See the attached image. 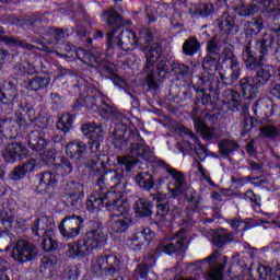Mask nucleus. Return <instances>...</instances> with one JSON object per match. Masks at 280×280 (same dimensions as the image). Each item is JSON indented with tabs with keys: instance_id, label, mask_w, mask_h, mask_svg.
Instances as JSON below:
<instances>
[{
	"instance_id": "1",
	"label": "nucleus",
	"mask_w": 280,
	"mask_h": 280,
	"mask_svg": "<svg viewBox=\"0 0 280 280\" xmlns=\"http://www.w3.org/2000/svg\"><path fill=\"white\" fill-rule=\"evenodd\" d=\"M277 54L275 35L265 34L260 39H247L242 49V60L249 71H257L253 79L261 86H266L277 70L272 65H266L269 56Z\"/></svg>"
},
{
	"instance_id": "2",
	"label": "nucleus",
	"mask_w": 280,
	"mask_h": 280,
	"mask_svg": "<svg viewBox=\"0 0 280 280\" xmlns=\"http://www.w3.org/2000/svg\"><path fill=\"white\" fill-rule=\"evenodd\" d=\"M277 54L275 35L265 34L260 39H247L242 49V60L249 71H257L253 79L261 86H266L277 70L272 65H266L269 56Z\"/></svg>"
},
{
	"instance_id": "3",
	"label": "nucleus",
	"mask_w": 280,
	"mask_h": 280,
	"mask_svg": "<svg viewBox=\"0 0 280 280\" xmlns=\"http://www.w3.org/2000/svg\"><path fill=\"white\" fill-rule=\"evenodd\" d=\"M103 21L110 27L107 33V51L108 54H117L118 51H132L139 45L137 34L130 30L121 31L118 38H115V33L124 25V18L119 15L115 8H109L103 11Z\"/></svg>"
},
{
	"instance_id": "4",
	"label": "nucleus",
	"mask_w": 280,
	"mask_h": 280,
	"mask_svg": "<svg viewBox=\"0 0 280 280\" xmlns=\"http://www.w3.org/2000/svg\"><path fill=\"white\" fill-rule=\"evenodd\" d=\"M124 192H93L86 201V209L91 213L107 207L112 211L110 218H128V207L121 200Z\"/></svg>"
},
{
	"instance_id": "5",
	"label": "nucleus",
	"mask_w": 280,
	"mask_h": 280,
	"mask_svg": "<svg viewBox=\"0 0 280 280\" xmlns=\"http://www.w3.org/2000/svg\"><path fill=\"white\" fill-rule=\"evenodd\" d=\"M89 231L77 241L81 257L91 255L95 248H104L108 244V233L104 230V223L91 220L88 224Z\"/></svg>"
},
{
	"instance_id": "6",
	"label": "nucleus",
	"mask_w": 280,
	"mask_h": 280,
	"mask_svg": "<svg viewBox=\"0 0 280 280\" xmlns=\"http://www.w3.org/2000/svg\"><path fill=\"white\" fill-rule=\"evenodd\" d=\"M120 168L103 171L101 176L94 182L95 190L93 194H130L128 188V182H124V170L126 166L119 165ZM122 183V190H115V187H119Z\"/></svg>"
},
{
	"instance_id": "7",
	"label": "nucleus",
	"mask_w": 280,
	"mask_h": 280,
	"mask_svg": "<svg viewBox=\"0 0 280 280\" xmlns=\"http://www.w3.org/2000/svg\"><path fill=\"white\" fill-rule=\"evenodd\" d=\"M139 159H143V161L152 163V161H154V151L143 143L133 142L130 145L129 155L118 156L117 163L121 167H125V172H127V174H130V172L139 165Z\"/></svg>"
},
{
	"instance_id": "8",
	"label": "nucleus",
	"mask_w": 280,
	"mask_h": 280,
	"mask_svg": "<svg viewBox=\"0 0 280 280\" xmlns=\"http://www.w3.org/2000/svg\"><path fill=\"white\" fill-rule=\"evenodd\" d=\"M152 40H154V34L150 28H142L139 32L138 45H145L141 47V51L145 55L147 63L144 68L147 70L153 68L156 65V60L161 58V44L153 43L150 45Z\"/></svg>"
},
{
	"instance_id": "9",
	"label": "nucleus",
	"mask_w": 280,
	"mask_h": 280,
	"mask_svg": "<svg viewBox=\"0 0 280 280\" xmlns=\"http://www.w3.org/2000/svg\"><path fill=\"white\" fill-rule=\"evenodd\" d=\"M155 165L156 167L165 170L166 174H170V176L172 177V179L167 184V189L171 194V198H178V196H183V191H185V186L187 185L185 174L172 167L163 160H158L155 162Z\"/></svg>"
},
{
	"instance_id": "10",
	"label": "nucleus",
	"mask_w": 280,
	"mask_h": 280,
	"mask_svg": "<svg viewBox=\"0 0 280 280\" xmlns=\"http://www.w3.org/2000/svg\"><path fill=\"white\" fill-rule=\"evenodd\" d=\"M121 269V260H119L113 253H104L96 258L92 266L94 275H107L113 277Z\"/></svg>"
},
{
	"instance_id": "11",
	"label": "nucleus",
	"mask_w": 280,
	"mask_h": 280,
	"mask_svg": "<svg viewBox=\"0 0 280 280\" xmlns=\"http://www.w3.org/2000/svg\"><path fill=\"white\" fill-rule=\"evenodd\" d=\"M84 229V218L77 214L66 215L59 223L58 230L63 240H75Z\"/></svg>"
},
{
	"instance_id": "12",
	"label": "nucleus",
	"mask_w": 280,
	"mask_h": 280,
	"mask_svg": "<svg viewBox=\"0 0 280 280\" xmlns=\"http://www.w3.org/2000/svg\"><path fill=\"white\" fill-rule=\"evenodd\" d=\"M229 257L220 255L215 249L208 258L201 260V264H208V277L210 280H224V268Z\"/></svg>"
},
{
	"instance_id": "13",
	"label": "nucleus",
	"mask_w": 280,
	"mask_h": 280,
	"mask_svg": "<svg viewBox=\"0 0 280 280\" xmlns=\"http://www.w3.org/2000/svg\"><path fill=\"white\" fill-rule=\"evenodd\" d=\"M11 257L14 261H18V264H27L38 257V248L34 243L20 240L14 244Z\"/></svg>"
},
{
	"instance_id": "14",
	"label": "nucleus",
	"mask_w": 280,
	"mask_h": 280,
	"mask_svg": "<svg viewBox=\"0 0 280 280\" xmlns=\"http://www.w3.org/2000/svg\"><path fill=\"white\" fill-rule=\"evenodd\" d=\"M185 135L189 137V140H184L180 143H177V150L182 152V154H187L189 150H192L199 161H205L207 156H209V150L200 142L196 133L189 129H185Z\"/></svg>"
},
{
	"instance_id": "15",
	"label": "nucleus",
	"mask_w": 280,
	"mask_h": 280,
	"mask_svg": "<svg viewBox=\"0 0 280 280\" xmlns=\"http://www.w3.org/2000/svg\"><path fill=\"white\" fill-rule=\"evenodd\" d=\"M81 130L85 137H89V145L92 154H100V148L104 141V129L102 125L95 122H88L82 125Z\"/></svg>"
},
{
	"instance_id": "16",
	"label": "nucleus",
	"mask_w": 280,
	"mask_h": 280,
	"mask_svg": "<svg viewBox=\"0 0 280 280\" xmlns=\"http://www.w3.org/2000/svg\"><path fill=\"white\" fill-rule=\"evenodd\" d=\"M267 12L269 16H272L273 21H279L280 10L275 5V0H259L256 3L243 7L241 10V16H252L257 12Z\"/></svg>"
},
{
	"instance_id": "17",
	"label": "nucleus",
	"mask_w": 280,
	"mask_h": 280,
	"mask_svg": "<svg viewBox=\"0 0 280 280\" xmlns=\"http://www.w3.org/2000/svg\"><path fill=\"white\" fill-rule=\"evenodd\" d=\"M188 248L187 236H179L168 243H160L155 248L154 255H183Z\"/></svg>"
},
{
	"instance_id": "18",
	"label": "nucleus",
	"mask_w": 280,
	"mask_h": 280,
	"mask_svg": "<svg viewBox=\"0 0 280 280\" xmlns=\"http://www.w3.org/2000/svg\"><path fill=\"white\" fill-rule=\"evenodd\" d=\"M36 178L38 180L37 194H51L58 187L60 175L55 171H48L37 175Z\"/></svg>"
},
{
	"instance_id": "19",
	"label": "nucleus",
	"mask_w": 280,
	"mask_h": 280,
	"mask_svg": "<svg viewBox=\"0 0 280 280\" xmlns=\"http://www.w3.org/2000/svg\"><path fill=\"white\" fill-rule=\"evenodd\" d=\"M110 161L107 154L100 152L91 156V159L86 162V167L90 170V177L93 183L97 182V178L104 173L106 170V163Z\"/></svg>"
},
{
	"instance_id": "20",
	"label": "nucleus",
	"mask_w": 280,
	"mask_h": 280,
	"mask_svg": "<svg viewBox=\"0 0 280 280\" xmlns=\"http://www.w3.org/2000/svg\"><path fill=\"white\" fill-rule=\"evenodd\" d=\"M66 154L80 166L86 161V144L81 140H72L66 144Z\"/></svg>"
},
{
	"instance_id": "21",
	"label": "nucleus",
	"mask_w": 280,
	"mask_h": 280,
	"mask_svg": "<svg viewBox=\"0 0 280 280\" xmlns=\"http://www.w3.org/2000/svg\"><path fill=\"white\" fill-rule=\"evenodd\" d=\"M154 240V231L150 228H140L128 240V245L133 250H141L145 244Z\"/></svg>"
},
{
	"instance_id": "22",
	"label": "nucleus",
	"mask_w": 280,
	"mask_h": 280,
	"mask_svg": "<svg viewBox=\"0 0 280 280\" xmlns=\"http://www.w3.org/2000/svg\"><path fill=\"white\" fill-rule=\"evenodd\" d=\"M55 229L56 223H54V219L49 217L36 219L31 224L33 235L38 238L44 237L45 235H52Z\"/></svg>"
},
{
	"instance_id": "23",
	"label": "nucleus",
	"mask_w": 280,
	"mask_h": 280,
	"mask_svg": "<svg viewBox=\"0 0 280 280\" xmlns=\"http://www.w3.org/2000/svg\"><path fill=\"white\" fill-rule=\"evenodd\" d=\"M238 91L244 100L253 101L259 94L260 85L253 77H244L238 81Z\"/></svg>"
},
{
	"instance_id": "24",
	"label": "nucleus",
	"mask_w": 280,
	"mask_h": 280,
	"mask_svg": "<svg viewBox=\"0 0 280 280\" xmlns=\"http://www.w3.org/2000/svg\"><path fill=\"white\" fill-rule=\"evenodd\" d=\"M22 25H26L28 30H32L34 34L39 36H51V32H54V27L45 25L40 16L36 14L25 16L22 20Z\"/></svg>"
},
{
	"instance_id": "25",
	"label": "nucleus",
	"mask_w": 280,
	"mask_h": 280,
	"mask_svg": "<svg viewBox=\"0 0 280 280\" xmlns=\"http://www.w3.org/2000/svg\"><path fill=\"white\" fill-rule=\"evenodd\" d=\"M27 148L23 143L12 142L5 148L3 159L7 163H16L27 159Z\"/></svg>"
},
{
	"instance_id": "26",
	"label": "nucleus",
	"mask_w": 280,
	"mask_h": 280,
	"mask_svg": "<svg viewBox=\"0 0 280 280\" xmlns=\"http://www.w3.org/2000/svg\"><path fill=\"white\" fill-rule=\"evenodd\" d=\"M67 202L72 209H82L84 205V185L71 183L67 194Z\"/></svg>"
},
{
	"instance_id": "27",
	"label": "nucleus",
	"mask_w": 280,
	"mask_h": 280,
	"mask_svg": "<svg viewBox=\"0 0 280 280\" xmlns=\"http://www.w3.org/2000/svg\"><path fill=\"white\" fill-rule=\"evenodd\" d=\"M220 34H229L235 36L240 32V26L235 24V14H230L229 12H223V14L215 22Z\"/></svg>"
},
{
	"instance_id": "28",
	"label": "nucleus",
	"mask_w": 280,
	"mask_h": 280,
	"mask_svg": "<svg viewBox=\"0 0 280 280\" xmlns=\"http://www.w3.org/2000/svg\"><path fill=\"white\" fill-rule=\"evenodd\" d=\"M167 73H170V66H167V61L161 60L156 66V71L149 72L147 75L149 89L156 91L159 89V83L156 82H163L167 78Z\"/></svg>"
},
{
	"instance_id": "29",
	"label": "nucleus",
	"mask_w": 280,
	"mask_h": 280,
	"mask_svg": "<svg viewBox=\"0 0 280 280\" xmlns=\"http://www.w3.org/2000/svg\"><path fill=\"white\" fill-rule=\"evenodd\" d=\"M47 129L33 130L27 136L28 148L34 152L47 150Z\"/></svg>"
},
{
	"instance_id": "30",
	"label": "nucleus",
	"mask_w": 280,
	"mask_h": 280,
	"mask_svg": "<svg viewBox=\"0 0 280 280\" xmlns=\"http://www.w3.org/2000/svg\"><path fill=\"white\" fill-rule=\"evenodd\" d=\"M51 79L47 72H40L33 78H28L24 81V86L27 91H45Z\"/></svg>"
},
{
	"instance_id": "31",
	"label": "nucleus",
	"mask_w": 280,
	"mask_h": 280,
	"mask_svg": "<svg viewBox=\"0 0 280 280\" xmlns=\"http://www.w3.org/2000/svg\"><path fill=\"white\" fill-rule=\"evenodd\" d=\"M77 54L78 60H81V62H84L85 65H89L90 67H94V69H100L102 67V52L95 51L90 52L82 48H79Z\"/></svg>"
},
{
	"instance_id": "32",
	"label": "nucleus",
	"mask_w": 280,
	"mask_h": 280,
	"mask_svg": "<svg viewBox=\"0 0 280 280\" xmlns=\"http://www.w3.org/2000/svg\"><path fill=\"white\" fill-rule=\"evenodd\" d=\"M14 100H16V90L4 88L0 90V102L2 104V110L7 115H12L14 112Z\"/></svg>"
},
{
	"instance_id": "33",
	"label": "nucleus",
	"mask_w": 280,
	"mask_h": 280,
	"mask_svg": "<svg viewBox=\"0 0 280 280\" xmlns=\"http://www.w3.org/2000/svg\"><path fill=\"white\" fill-rule=\"evenodd\" d=\"M153 200L155 201L156 213L155 217L159 218L160 222H165V218L170 215V201L165 199L163 195L153 194Z\"/></svg>"
},
{
	"instance_id": "34",
	"label": "nucleus",
	"mask_w": 280,
	"mask_h": 280,
	"mask_svg": "<svg viewBox=\"0 0 280 280\" xmlns=\"http://www.w3.org/2000/svg\"><path fill=\"white\" fill-rule=\"evenodd\" d=\"M156 266V257L154 255H148L142 262L138 264L135 269V277L139 279H148L150 270Z\"/></svg>"
},
{
	"instance_id": "35",
	"label": "nucleus",
	"mask_w": 280,
	"mask_h": 280,
	"mask_svg": "<svg viewBox=\"0 0 280 280\" xmlns=\"http://www.w3.org/2000/svg\"><path fill=\"white\" fill-rule=\"evenodd\" d=\"M154 206L152 201L139 197L133 205V211L138 218H150L152 215Z\"/></svg>"
},
{
	"instance_id": "36",
	"label": "nucleus",
	"mask_w": 280,
	"mask_h": 280,
	"mask_svg": "<svg viewBox=\"0 0 280 280\" xmlns=\"http://www.w3.org/2000/svg\"><path fill=\"white\" fill-rule=\"evenodd\" d=\"M230 72H220L219 78L223 86H233L242 77V68L240 66H229Z\"/></svg>"
},
{
	"instance_id": "37",
	"label": "nucleus",
	"mask_w": 280,
	"mask_h": 280,
	"mask_svg": "<svg viewBox=\"0 0 280 280\" xmlns=\"http://www.w3.org/2000/svg\"><path fill=\"white\" fill-rule=\"evenodd\" d=\"M224 103L228 104L230 110L237 113L240 106H242V95L240 92L231 89H226L223 92Z\"/></svg>"
},
{
	"instance_id": "38",
	"label": "nucleus",
	"mask_w": 280,
	"mask_h": 280,
	"mask_svg": "<svg viewBox=\"0 0 280 280\" xmlns=\"http://www.w3.org/2000/svg\"><path fill=\"white\" fill-rule=\"evenodd\" d=\"M136 185L143 191H152L154 189V176L150 172H140L135 177Z\"/></svg>"
},
{
	"instance_id": "39",
	"label": "nucleus",
	"mask_w": 280,
	"mask_h": 280,
	"mask_svg": "<svg viewBox=\"0 0 280 280\" xmlns=\"http://www.w3.org/2000/svg\"><path fill=\"white\" fill-rule=\"evenodd\" d=\"M130 217H110L109 228L112 233H126L127 229H130Z\"/></svg>"
},
{
	"instance_id": "40",
	"label": "nucleus",
	"mask_w": 280,
	"mask_h": 280,
	"mask_svg": "<svg viewBox=\"0 0 280 280\" xmlns=\"http://www.w3.org/2000/svg\"><path fill=\"white\" fill-rule=\"evenodd\" d=\"M218 148L221 159H231V155L240 150V143L225 139L219 142Z\"/></svg>"
},
{
	"instance_id": "41",
	"label": "nucleus",
	"mask_w": 280,
	"mask_h": 280,
	"mask_svg": "<svg viewBox=\"0 0 280 280\" xmlns=\"http://www.w3.org/2000/svg\"><path fill=\"white\" fill-rule=\"evenodd\" d=\"M233 242V233L226 232L224 229H218L217 232H214V235L212 237V244L217 248H224L226 244H231Z\"/></svg>"
},
{
	"instance_id": "42",
	"label": "nucleus",
	"mask_w": 280,
	"mask_h": 280,
	"mask_svg": "<svg viewBox=\"0 0 280 280\" xmlns=\"http://www.w3.org/2000/svg\"><path fill=\"white\" fill-rule=\"evenodd\" d=\"M200 51V42L197 37L191 36L188 39H186L182 47V52L184 56H187L188 58H191L196 56Z\"/></svg>"
},
{
	"instance_id": "43",
	"label": "nucleus",
	"mask_w": 280,
	"mask_h": 280,
	"mask_svg": "<svg viewBox=\"0 0 280 280\" xmlns=\"http://www.w3.org/2000/svg\"><path fill=\"white\" fill-rule=\"evenodd\" d=\"M230 226L233 231L244 232L255 229V226H257V222L254 219H233L230 221Z\"/></svg>"
},
{
	"instance_id": "44",
	"label": "nucleus",
	"mask_w": 280,
	"mask_h": 280,
	"mask_svg": "<svg viewBox=\"0 0 280 280\" xmlns=\"http://www.w3.org/2000/svg\"><path fill=\"white\" fill-rule=\"evenodd\" d=\"M218 67H220V57L206 55L202 61V68L207 71V74L213 75L218 71Z\"/></svg>"
},
{
	"instance_id": "45",
	"label": "nucleus",
	"mask_w": 280,
	"mask_h": 280,
	"mask_svg": "<svg viewBox=\"0 0 280 280\" xmlns=\"http://www.w3.org/2000/svg\"><path fill=\"white\" fill-rule=\"evenodd\" d=\"M14 73L16 75H34V73H38V69L34 63L30 61H24L22 63H16L13 68Z\"/></svg>"
},
{
	"instance_id": "46",
	"label": "nucleus",
	"mask_w": 280,
	"mask_h": 280,
	"mask_svg": "<svg viewBox=\"0 0 280 280\" xmlns=\"http://www.w3.org/2000/svg\"><path fill=\"white\" fill-rule=\"evenodd\" d=\"M215 12V7L213 3H199L195 7L192 16H200L201 19H207Z\"/></svg>"
},
{
	"instance_id": "47",
	"label": "nucleus",
	"mask_w": 280,
	"mask_h": 280,
	"mask_svg": "<svg viewBox=\"0 0 280 280\" xmlns=\"http://www.w3.org/2000/svg\"><path fill=\"white\" fill-rule=\"evenodd\" d=\"M25 126H27V121L23 113L15 112V119L10 118V132H12V135H19V130L25 128Z\"/></svg>"
},
{
	"instance_id": "48",
	"label": "nucleus",
	"mask_w": 280,
	"mask_h": 280,
	"mask_svg": "<svg viewBox=\"0 0 280 280\" xmlns=\"http://www.w3.org/2000/svg\"><path fill=\"white\" fill-rule=\"evenodd\" d=\"M224 89L222 81L214 77V74L208 75V82H206V92L213 93L214 95H220V91Z\"/></svg>"
},
{
	"instance_id": "49",
	"label": "nucleus",
	"mask_w": 280,
	"mask_h": 280,
	"mask_svg": "<svg viewBox=\"0 0 280 280\" xmlns=\"http://www.w3.org/2000/svg\"><path fill=\"white\" fill-rule=\"evenodd\" d=\"M223 62H229V67H240V59L235 56L232 45L225 46L222 50Z\"/></svg>"
},
{
	"instance_id": "50",
	"label": "nucleus",
	"mask_w": 280,
	"mask_h": 280,
	"mask_svg": "<svg viewBox=\"0 0 280 280\" xmlns=\"http://www.w3.org/2000/svg\"><path fill=\"white\" fill-rule=\"evenodd\" d=\"M73 128V116L70 114H63L57 121V130L67 135L69 130Z\"/></svg>"
},
{
	"instance_id": "51",
	"label": "nucleus",
	"mask_w": 280,
	"mask_h": 280,
	"mask_svg": "<svg viewBox=\"0 0 280 280\" xmlns=\"http://www.w3.org/2000/svg\"><path fill=\"white\" fill-rule=\"evenodd\" d=\"M43 250L45 253H51V250H57L58 248V241L54 238V231L52 234H46L44 237H42V244H40Z\"/></svg>"
},
{
	"instance_id": "52",
	"label": "nucleus",
	"mask_w": 280,
	"mask_h": 280,
	"mask_svg": "<svg viewBox=\"0 0 280 280\" xmlns=\"http://www.w3.org/2000/svg\"><path fill=\"white\" fill-rule=\"evenodd\" d=\"M209 74L207 73L195 75V78L191 80V84L197 93L206 92Z\"/></svg>"
},
{
	"instance_id": "53",
	"label": "nucleus",
	"mask_w": 280,
	"mask_h": 280,
	"mask_svg": "<svg viewBox=\"0 0 280 280\" xmlns=\"http://www.w3.org/2000/svg\"><path fill=\"white\" fill-rule=\"evenodd\" d=\"M171 67L172 73H174V75H178L179 78H187L192 70L191 67L180 62H173Z\"/></svg>"
},
{
	"instance_id": "54",
	"label": "nucleus",
	"mask_w": 280,
	"mask_h": 280,
	"mask_svg": "<svg viewBox=\"0 0 280 280\" xmlns=\"http://www.w3.org/2000/svg\"><path fill=\"white\" fill-rule=\"evenodd\" d=\"M57 170H60L62 176H69V174L73 173V163H71V159L67 156H62L60 162L57 164Z\"/></svg>"
},
{
	"instance_id": "55",
	"label": "nucleus",
	"mask_w": 280,
	"mask_h": 280,
	"mask_svg": "<svg viewBox=\"0 0 280 280\" xmlns=\"http://www.w3.org/2000/svg\"><path fill=\"white\" fill-rule=\"evenodd\" d=\"M57 266L58 257H56L55 255L44 256L42 258L40 270H49L50 272H54Z\"/></svg>"
},
{
	"instance_id": "56",
	"label": "nucleus",
	"mask_w": 280,
	"mask_h": 280,
	"mask_svg": "<svg viewBox=\"0 0 280 280\" xmlns=\"http://www.w3.org/2000/svg\"><path fill=\"white\" fill-rule=\"evenodd\" d=\"M207 56H214L220 58V51H222V46L215 39V37H212L210 40L207 43L206 47Z\"/></svg>"
},
{
	"instance_id": "57",
	"label": "nucleus",
	"mask_w": 280,
	"mask_h": 280,
	"mask_svg": "<svg viewBox=\"0 0 280 280\" xmlns=\"http://www.w3.org/2000/svg\"><path fill=\"white\" fill-rule=\"evenodd\" d=\"M189 117L190 119H192L195 128H202V122L205 121V119H202L200 104H195L191 112L189 113Z\"/></svg>"
},
{
	"instance_id": "58",
	"label": "nucleus",
	"mask_w": 280,
	"mask_h": 280,
	"mask_svg": "<svg viewBox=\"0 0 280 280\" xmlns=\"http://www.w3.org/2000/svg\"><path fill=\"white\" fill-rule=\"evenodd\" d=\"M10 244H12L10 231H0V253H3V248L5 253H9Z\"/></svg>"
},
{
	"instance_id": "59",
	"label": "nucleus",
	"mask_w": 280,
	"mask_h": 280,
	"mask_svg": "<svg viewBox=\"0 0 280 280\" xmlns=\"http://www.w3.org/2000/svg\"><path fill=\"white\" fill-rule=\"evenodd\" d=\"M197 132H200L202 136V139L206 141H211L212 139H215V132H213V128L207 126V122H202V127H195Z\"/></svg>"
},
{
	"instance_id": "60",
	"label": "nucleus",
	"mask_w": 280,
	"mask_h": 280,
	"mask_svg": "<svg viewBox=\"0 0 280 280\" xmlns=\"http://www.w3.org/2000/svg\"><path fill=\"white\" fill-rule=\"evenodd\" d=\"M264 30V19L261 18H256L252 22L248 23V34H254L257 36L259 32Z\"/></svg>"
},
{
	"instance_id": "61",
	"label": "nucleus",
	"mask_w": 280,
	"mask_h": 280,
	"mask_svg": "<svg viewBox=\"0 0 280 280\" xmlns=\"http://www.w3.org/2000/svg\"><path fill=\"white\" fill-rule=\"evenodd\" d=\"M98 69H100L101 73H106L110 78H113V75H115L117 73L115 63H113L110 61H106L104 59H103V61H101V67H98Z\"/></svg>"
},
{
	"instance_id": "62",
	"label": "nucleus",
	"mask_w": 280,
	"mask_h": 280,
	"mask_svg": "<svg viewBox=\"0 0 280 280\" xmlns=\"http://www.w3.org/2000/svg\"><path fill=\"white\" fill-rule=\"evenodd\" d=\"M195 104H201V106H210V104H213L211 94H208L207 92H198L195 98Z\"/></svg>"
},
{
	"instance_id": "63",
	"label": "nucleus",
	"mask_w": 280,
	"mask_h": 280,
	"mask_svg": "<svg viewBox=\"0 0 280 280\" xmlns=\"http://www.w3.org/2000/svg\"><path fill=\"white\" fill-rule=\"evenodd\" d=\"M259 130L264 137H279V129L272 125H266L261 127Z\"/></svg>"
},
{
	"instance_id": "64",
	"label": "nucleus",
	"mask_w": 280,
	"mask_h": 280,
	"mask_svg": "<svg viewBox=\"0 0 280 280\" xmlns=\"http://www.w3.org/2000/svg\"><path fill=\"white\" fill-rule=\"evenodd\" d=\"M50 36H54L57 44H60L61 40H65L69 36V32L65 28H55L50 32Z\"/></svg>"
}]
</instances>
